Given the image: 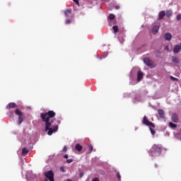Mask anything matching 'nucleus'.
I'll list each match as a JSON object with an SVG mask.
<instances>
[{
    "instance_id": "38",
    "label": "nucleus",
    "mask_w": 181,
    "mask_h": 181,
    "mask_svg": "<svg viewBox=\"0 0 181 181\" xmlns=\"http://www.w3.org/2000/svg\"><path fill=\"white\" fill-rule=\"evenodd\" d=\"M168 49V46H166V47H165V49Z\"/></svg>"
},
{
    "instance_id": "26",
    "label": "nucleus",
    "mask_w": 181,
    "mask_h": 181,
    "mask_svg": "<svg viewBox=\"0 0 181 181\" xmlns=\"http://www.w3.org/2000/svg\"><path fill=\"white\" fill-rule=\"evenodd\" d=\"M65 23H66V25H70V23H71V20H66L65 21Z\"/></svg>"
},
{
    "instance_id": "12",
    "label": "nucleus",
    "mask_w": 181,
    "mask_h": 181,
    "mask_svg": "<svg viewBox=\"0 0 181 181\" xmlns=\"http://www.w3.org/2000/svg\"><path fill=\"white\" fill-rule=\"evenodd\" d=\"M16 103H9V104L7 105L6 108H7L8 110H9V109H12V108H16Z\"/></svg>"
},
{
    "instance_id": "3",
    "label": "nucleus",
    "mask_w": 181,
    "mask_h": 181,
    "mask_svg": "<svg viewBox=\"0 0 181 181\" xmlns=\"http://www.w3.org/2000/svg\"><path fill=\"white\" fill-rule=\"evenodd\" d=\"M14 112L16 115H18V124L21 125V124L23 122V119H25V115H23V112H22L19 109H16Z\"/></svg>"
},
{
    "instance_id": "30",
    "label": "nucleus",
    "mask_w": 181,
    "mask_h": 181,
    "mask_svg": "<svg viewBox=\"0 0 181 181\" xmlns=\"http://www.w3.org/2000/svg\"><path fill=\"white\" fill-rule=\"evenodd\" d=\"M71 162H73V159L66 160V163H71Z\"/></svg>"
},
{
    "instance_id": "14",
    "label": "nucleus",
    "mask_w": 181,
    "mask_h": 181,
    "mask_svg": "<svg viewBox=\"0 0 181 181\" xmlns=\"http://www.w3.org/2000/svg\"><path fill=\"white\" fill-rule=\"evenodd\" d=\"M75 149L78 151V152H80L81 151H83V146L80 145V144H77L75 146Z\"/></svg>"
},
{
    "instance_id": "36",
    "label": "nucleus",
    "mask_w": 181,
    "mask_h": 181,
    "mask_svg": "<svg viewBox=\"0 0 181 181\" xmlns=\"http://www.w3.org/2000/svg\"><path fill=\"white\" fill-rule=\"evenodd\" d=\"M115 9H119V6H116Z\"/></svg>"
},
{
    "instance_id": "22",
    "label": "nucleus",
    "mask_w": 181,
    "mask_h": 181,
    "mask_svg": "<svg viewBox=\"0 0 181 181\" xmlns=\"http://www.w3.org/2000/svg\"><path fill=\"white\" fill-rule=\"evenodd\" d=\"M169 126H170L171 128H176V127H177V125H176V124L173 123V122H169Z\"/></svg>"
},
{
    "instance_id": "7",
    "label": "nucleus",
    "mask_w": 181,
    "mask_h": 181,
    "mask_svg": "<svg viewBox=\"0 0 181 181\" xmlns=\"http://www.w3.org/2000/svg\"><path fill=\"white\" fill-rule=\"evenodd\" d=\"M165 15H166V13L165 12V11H160L159 13H158V20L161 21V19L163 18H165Z\"/></svg>"
},
{
    "instance_id": "1",
    "label": "nucleus",
    "mask_w": 181,
    "mask_h": 181,
    "mask_svg": "<svg viewBox=\"0 0 181 181\" xmlns=\"http://www.w3.org/2000/svg\"><path fill=\"white\" fill-rule=\"evenodd\" d=\"M56 117V112L53 110H49L45 113L40 114V118L42 122L45 123V132H47V135H53L54 132H57L59 129L58 125H52L54 122V117Z\"/></svg>"
},
{
    "instance_id": "31",
    "label": "nucleus",
    "mask_w": 181,
    "mask_h": 181,
    "mask_svg": "<svg viewBox=\"0 0 181 181\" xmlns=\"http://www.w3.org/2000/svg\"><path fill=\"white\" fill-rule=\"evenodd\" d=\"M117 178L119 179V180H121V175L119 174V173H117Z\"/></svg>"
},
{
    "instance_id": "16",
    "label": "nucleus",
    "mask_w": 181,
    "mask_h": 181,
    "mask_svg": "<svg viewBox=\"0 0 181 181\" xmlns=\"http://www.w3.org/2000/svg\"><path fill=\"white\" fill-rule=\"evenodd\" d=\"M180 45H175L173 49L174 53H179L180 52Z\"/></svg>"
},
{
    "instance_id": "25",
    "label": "nucleus",
    "mask_w": 181,
    "mask_h": 181,
    "mask_svg": "<svg viewBox=\"0 0 181 181\" xmlns=\"http://www.w3.org/2000/svg\"><path fill=\"white\" fill-rule=\"evenodd\" d=\"M176 19H177V21H181V14H178V15L176 16Z\"/></svg>"
},
{
    "instance_id": "39",
    "label": "nucleus",
    "mask_w": 181,
    "mask_h": 181,
    "mask_svg": "<svg viewBox=\"0 0 181 181\" xmlns=\"http://www.w3.org/2000/svg\"><path fill=\"white\" fill-rule=\"evenodd\" d=\"M45 181H47V179H46Z\"/></svg>"
},
{
    "instance_id": "35",
    "label": "nucleus",
    "mask_w": 181,
    "mask_h": 181,
    "mask_svg": "<svg viewBox=\"0 0 181 181\" xmlns=\"http://www.w3.org/2000/svg\"><path fill=\"white\" fill-rule=\"evenodd\" d=\"M92 181H100V180H98V178L95 177V178L93 179Z\"/></svg>"
},
{
    "instance_id": "29",
    "label": "nucleus",
    "mask_w": 181,
    "mask_h": 181,
    "mask_svg": "<svg viewBox=\"0 0 181 181\" xmlns=\"http://www.w3.org/2000/svg\"><path fill=\"white\" fill-rule=\"evenodd\" d=\"M88 148H89V151H90V152H92V151H93V146H92V145H89V146H88Z\"/></svg>"
},
{
    "instance_id": "21",
    "label": "nucleus",
    "mask_w": 181,
    "mask_h": 181,
    "mask_svg": "<svg viewBox=\"0 0 181 181\" xmlns=\"http://www.w3.org/2000/svg\"><path fill=\"white\" fill-rule=\"evenodd\" d=\"M112 30H114V33H118V30H119L118 26L114 25V26L112 27Z\"/></svg>"
},
{
    "instance_id": "34",
    "label": "nucleus",
    "mask_w": 181,
    "mask_h": 181,
    "mask_svg": "<svg viewBox=\"0 0 181 181\" xmlns=\"http://www.w3.org/2000/svg\"><path fill=\"white\" fill-rule=\"evenodd\" d=\"M64 158L65 159H67V158H69V155L65 154V155L64 156Z\"/></svg>"
},
{
    "instance_id": "17",
    "label": "nucleus",
    "mask_w": 181,
    "mask_h": 181,
    "mask_svg": "<svg viewBox=\"0 0 181 181\" xmlns=\"http://www.w3.org/2000/svg\"><path fill=\"white\" fill-rule=\"evenodd\" d=\"M165 15H166L167 18H170V16H172L173 15V12L171 10H167Z\"/></svg>"
},
{
    "instance_id": "24",
    "label": "nucleus",
    "mask_w": 181,
    "mask_h": 181,
    "mask_svg": "<svg viewBox=\"0 0 181 181\" xmlns=\"http://www.w3.org/2000/svg\"><path fill=\"white\" fill-rule=\"evenodd\" d=\"M84 176V173L83 171H81L79 173V177L81 179Z\"/></svg>"
},
{
    "instance_id": "15",
    "label": "nucleus",
    "mask_w": 181,
    "mask_h": 181,
    "mask_svg": "<svg viewBox=\"0 0 181 181\" xmlns=\"http://www.w3.org/2000/svg\"><path fill=\"white\" fill-rule=\"evenodd\" d=\"M64 15L66 18H69L71 15V9H67L64 11Z\"/></svg>"
},
{
    "instance_id": "13",
    "label": "nucleus",
    "mask_w": 181,
    "mask_h": 181,
    "mask_svg": "<svg viewBox=\"0 0 181 181\" xmlns=\"http://www.w3.org/2000/svg\"><path fill=\"white\" fill-rule=\"evenodd\" d=\"M158 32H159V26L156 25V26L153 27L152 33H153L155 35V34L158 33Z\"/></svg>"
},
{
    "instance_id": "4",
    "label": "nucleus",
    "mask_w": 181,
    "mask_h": 181,
    "mask_svg": "<svg viewBox=\"0 0 181 181\" xmlns=\"http://www.w3.org/2000/svg\"><path fill=\"white\" fill-rule=\"evenodd\" d=\"M142 124H144V125H146L147 127H152L153 128H155V124H153L152 122H149L146 116L144 117L142 119Z\"/></svg>"
},
{
    "instance_id": "10",
    "label": "nucleus",
    "mask_w": 181,
    "mask_h": 181,
    "mask_svg": "<svg viewBox=\"0 0 181 181\" xmlns=\"http://www.w3.org/2000/svg\"><path fill=\"white\" fill-rule=\"evenodd\" d=\"M158 114L160 117V118H165V111L162 109H159L158 110Z\"/></svg>"
},
{
    "instance_id": "37",
    "label": "nucleus",
    "mask_w": 181,
    "mask_h": 181,
    "mask_svg": "<svg viewBox=\"0 0 181 181\" xmlns=\"http://www.w3.org/2000/svg\"><path fill=\"white\" fill-rule=\"evenodd\" d=\"M57 124H62V122L60 120H58Z\"/></svg>"
},
{
    "instance_id": "6",
    "label": "nucleus",
    "mask_w": 181,
    "mask_h": 181,
    "mask_svg": "<svg viewBox=\"0 0 181 181\" xmlns=\"http://www.w3.org/2000/svg\"><path fill=\"white\" fill-rule=\"evenodd\" d=\"M144 63H145L148 67H153V62H152V60H151L149 58H144Z\"/></svg>"
},
{
    "instance_id": "8",
    "label": "nucleus",
    "mask_w": 181,
    "mask_h": 181,
    "mask_svg": "<svg viewBox=\"0 0 181 181\" xmlns=\"http://www.w3.org/2000/svg\"><path fill=\"white\" fill-rule=\"evenodd\" d=\"M163 37L165 40H172V34L167 33L164 35Z\"/></svg>"
},
{
    "instance_id": "28",
    "label": "nucleus",
    "mask_w": 181,
    "mask_h": 181,
    "mask_svg": "<svg viewBox=\"0 0 181 181\" xmlns=\"http://www.w3.org/2000/svg\"><path fill=\"white\" fill-rule=\"evenodd\" d=\"M62 151L63 152H67V146H64Z\"/></svg>"
},
{
    "instance_id": "32",
    "label": "nucleus",
    "mask_w": 181,
    "mask_h": 181,
    "mask_svg": "<svg viewBox=\"0 0 181 181\" xmlns=\"http://www.w3.org/2000/svg\"><path fill=\"white\" fill-rule=\"evenodd\" d=\"M74 2H75V4H76V5L79 6V3H78V0H73Z\"/></svg>"
},
{
    "instance_id": "9",
    "label": "nucleus",
    "mask_w": 181,
    "mask_h": 181,
    "mask_svg": "<svg viewBox=\"0 0 181 181\" xmlns=\"http://www.w3.org/2000/svg\"><path fill=\"white\" fill-rule=\"evenodd\" d=\"M143 77H144V74L142 73V71H139L137 73V81H141Z\"/></svg>"
},
{
    "instance_id": "18",
    "label": "nucleus",
    "mask_w": 181,
    "mask_h": 181,
    "mask_svg": "<svg viewBox=\"0 0 181 181\" xmlns=\"http://www.w3.org/2000/svg\"><path fill=\"white\" fill-rule=\"evenodd\" d=\"M172 62H173V63H175V64H179V59H177V57H173Z\"/></svg>"
},
{
    "instance_id": "2",
    "label": "nucleus",
    "mask_w": 181,
    "mask_h": 181,
    "mask_svg": "<svg viewBox=\"0 0 181 181\" xmlns=\"http://www.w3.org/2000/svg\"><path fill=\"white\" fill-rule=\"evenodd\" d=\"M150 156H158L162 153V146L154 144L148 151Z\"/></svg>"
},
{
    "instance_id": "23",
    "label": "nucleus",
    "mask_w": 181,
    "mask_h": 181,
    "mask_svg": "<svg viewBox=\"0 0 181 181\" xmlns=\"http://www.w3.org/2000/svg\"><path fill=\"white\" fill-rule=\"evenodd\" d=\"M109 19H110V21H112V20L115 19V15H114V14H110V15L109 16Z\"/></svg>"
},
{
    "instance_id": "27",
    "label": "nucleus",
    "mask_w": 181,
    "mask_h": 181,
    "mask_svg": "<svg viewBox=\"0 0 181 181\" xmlns=\"http://www.w3.org/2000/svg\"><path fill=\"white\" fill-rule=\"evenodd\" d=\"M170 80H173V81H176V80H177V78H175V77H173L172 76H170Z\"/></svg>"
},
{
    "instance_id": "33",
    "label": "nucleus",
    "mask_w": 181,
    "mask_h": 181,
    "mask_svg": "<svg viewBox=\"0 0 181 181\" xmlns=\"http://www.w3.org/2000/svg\"><path fill=\"white\" fill-rule=\"evenodd\" d=\"M60 170H62V172H66V170H64V167H61L60 168Z\"/></svg>"
},
{
    "instance_id": "20",
    "label": "nucleus",
    "mask_w": 181,
    "mask_h": 181,
    "mask_svg": "<svg viewBox=\"0 0 181 181\" xmlns=\"http://www.w3.org/2000/svg\"><path fill=\"white\" fill-rule=\"evenodd\" d=\"M148 127H149V129H150L152 135H155V134H156V132H155V130H153V127L152 126H148Z\"/></svg>"
},
{
    "instance_id": "19",
    "label": "nucleus",
    "mask_w": 181,
    "mask_h": 181,
    "mask_svg": "<svg viewBox=\"0 0 181 181\" xmlns=\"http://www.w3.org/2000/svg\"><path fill=\"white\" fill-rule=\"evenodd\" d=\"M29 153V150H28V148H23L22 149V153L23 155H26V153Z\"/></svg>"
},
{
    "instance_id": "5",
    "label": "nucleus",
    "mask_w": 181,
    "mask_h": 181,
    "mask_svg": "<svg viewBox=\"0 0 181 181\" xmlns=\"http://www.w3.org/2000/svg\"><path fill=\"white\" fill-rule=\"evenodd\" d=\"M45 175L49 181H54V174L52 170L47 171L45 173Z\"/></svg>"
},
{
    "instance_id": "11",
    "label": "nucleus",
    "mask_w": 181,
    "mask_h": 181,
    "mask_svg": "<svg viewBox=\"0 0 181 181\" xmlns=\"http://www.w3.org/2000/svg\"><path fill=\"white\" fill-rule=\"evenodd\" d=\"M172 121L173 122H179V117L175 113L173 114L172 115Z\"/></svg>"
}]
</instances>
